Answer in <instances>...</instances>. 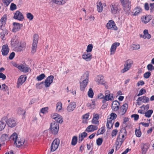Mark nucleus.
<instances>
[{
  "instance_id": "1",
  "label": "nucleus",
  "mask_w": 154,
  "mask_h": 154,
  "mask_svg": "<svg viewBox=\"0 0 154 154\" xmlns=\"http://www.w3.org/2000/svg\"><path fill=\"white\" fill-rule=\"evenodd\" d=\"M89 74L88 72H85L82 76L81 79L82 82H80V90L82 91H84L88 82Z\"/></svg>"
},
{
  "instance_id": "2",
  "label": "nucleus",
  "mask_w": 154,
  "mask_h": 154,
  "mask_svg": "<svg viewBox=\"0 0 154 154\" xmlns=\"http://www.w3.org/2000/svg\"><path fill=\"white\" fill-rule=\"evenodd\" d=\"M120 2L125 11L127 12L130 10L131 6L130 1L129 0H120Z\"/></svg>"
},
{
  "instance_id": "3",
  "label": "nucleus",
  "mask_w": 154,
  "mask_h": 154,
  "mask_svg": "<svg viewBox=\"0 0 154 154\" xmlns=\"http://www.w3.org/2000/svg\"><path fill=\"white\" fill-rule=\"evenodd\" d=\"M38 40V35L36 34H35L33 37V43L31 51V53L33 54H34L36 51Z\"/></svg>"
},
{
  "instance_id": "4",
  "label": "nucleus",
  "mask_w": 154,
  "mask_h": 154,
  "mask_svg": "<svg viewBox=\"0 0 154 154\" xmlns=\"http://www.w3.org/2000/svg\"><path fill=\"white\" fill-rule=\"evenodd\" d=\"M59 125L54 122L51 123L50 130L52 133L54 134H57L59 131Z\"/></svg>"
},
{
  "instance_id": "5",
  "label": "nucleus",
  "mask_w": 154,
  "mask_h": 154,
  "mask_svg": "<svg viewBox=\"0 0 154 154\" xmlns=\"http://www.w3.org/2000/svg\"><path fill=\"white\" fill-rule=\"evenodd\" d=\"M106 26L107 28L109 29L117 30L118 29L115 23L112 20L109 21L106 24Z\"/></svg>"
},
{
  "instance_id": "6",
  "label": "nucleus",
  "mask_w": 154,
  "mask_h": 154,
  "mask_svg": "<svg viewBox=\"0 0 154 154\" xmlns=\"http://www.w3.org/2000/svg\"><path fill=\"white\" fill-rule=\"evenodd\" d=\"M60 143V140L58 138L55 139L53 142L51 146V151L54 152L58 148Z\"/></svg>"
},
{
  "instance_id": "7",
  "label": "nucleus",
  "mask_w": 154,
  "mask_h": 154,
  "mask_svg": "<svg viewBox=\"0 0 154 154\" xmlns=\"http://www.w3.org/2000/svg\"><path fill=\"white\" fill-rule=\"evenodd\" d=\"M113 98L112 94H110L109 91H106L105 92L104 97L102 101V103H104L106 101L112 100Z\"/></svg>"
},
{
  "instance_id": "8",
  "label": "nucleus",
  "mask_w": 154,
  "mask_h": 154,
  "mask_svg": "<svg viewBox=\"0 0 154 154\" xmlns=\"http://www.w3.org/2000/svg\"><path fill=\"white\" fill-rule=\"evenodd\" d=\"M128 108V105L126 103H125L120 108H119V113L120 115H123L125 114Z\"/></svg>"
},
{
  "instance_id": "9",
  "label": "nucleus",
  "mask_w": 154,
  "mask_h": 154,
  "mask_svg": "<svg viewBox=\"0 0 154 154\" xmlns=\"http://www.w3.org/2000/svg\"><path fill=\"white\" fill-rule=\"evenodd\" d=\"M54 77L52 75L48 76L45 79V86L48 88L50 86L51 84L53 82Z\"/></svg>"
},
{
  "instance_id": "10",
  "label": "nucleus",
  "mask_w": 154,
  "mask_h": 154,
  "mask_svg": "<svg viewBox=\"0 0 154 154\" xmlns=\"http://www.w3.org/2000/svg\"><path fill=\"white\" fill-rule=\"evenodd\" d=\"M14 19L20 21H23L24 19V17L22 13L19 11H17L14 14L13 17Z\"/></svg>"
},
{
  "instance_id": "11",
  "label": "nucleus",
  "mask_w": 154,
  "mask_h": 154,
  "mask_svg": "<svg viewBox=\"0 0 154 154\" xmlns=\"http://www.w3.org/2000/svg\"><path fill=\"white\" fill-rule=\"evenodd\" d=\"M133 62L131 60H128L126 61L124 65V68L122 69L123 72L127 71L131 68Z\"/></svg>"
},
{
  "instance_id": "12",
  "label": "nucleus",
  "mask_w": 154,
  "mask_h": 154,
  "mask_svg": "<svg viewBox=\"0 0 154 154\" xmlns=\"http://www.w3.org/2000/svg\"><path fill=\"white\" fill-rule=\"evenodd\" d=\"M120 103L117 100H115L113 102L112 106V109L114 112L117 111L119 109Z\"/></svg>"
},
{
  "instance_id": "13",
  "label": "nucleus",
  "mask_w": 154,
  "mask_h": 154,
  "mask_svg": "<svg viewBox=\"0 0 154 154\" xmlns=\"http://www.w3.org/2000/svg\"><path fill=\"white\" fill-rule=\"evenodd\" d=\"M7 125L10 127H14L16 125V121L14 119H9L6 121Z\"/></svg>"
},
{
  "instance_id": "14",
  "label": "nucleus",
  "mask_w": 154,
  "mask_h": 154,
  "mask_svg": "<svg viewBox=\"0 0 154 154\" xmlns=\"http://www.w3.org/2000/svg\"><path fill=\"white\" fill-rule=\"evenodd\" d=\"M119 45L120 43L119 42H115L112 44L110 48V55H112L115 53L117 47Z\"/></svg>"
},
{
  "instance_id": "15",
  "label": "nucleus",
  "mask_w": 154,
  "mask_h": 154,
  "mask_svg": "<svg viewBox=\"0 0 154 154\" xmlns=\"http://www.w3.org/2000/svg\"><path fill=\"white\" fill-rule=\"evenodd\" d=\"M111 12L113 14H117L119 12L117 6L115 4H112L110 5Z\"/></svg>"
},
{
  "instance_id": "16",
  "label": "nucleus",
  "mask_w": 154,
  "mask_h": 154,
  "mask_svg": "<svg viewBox=\"0 0 154 154\" xmlns=\"http://www.w3.org/2000/svg\"><path fill=\"white\" fill-rule=\"evenodd\" d=\"M76 106L75 103L74 102H71L67 107V110L69 112L73 111Z\"/></svg>"
},
{
  "instance_id": "17",
  "label": "nucleus",
  "mask_w": 154,
  "mask_h": 154,
  "mask_svg": "<svg viewBox=\"0 0 154 154\" xmlns=\"http://www.w3.org/2000/svg\"><path fill=\"white\" fill-rule=\"evenodd\" d=\"M26 43L24 42H20V44L16 47V49L18 51L23 50L26 47Z\"/></svg>"
},
{
  "instance_id": "18",
  "label": "nucleus",
  "mask_w": 154,
  "mask_h": 154,
  "mask_svg": "<svg viewBox=\"0 0 154 154\" xmlns=\"http://www.w3.org/2000/svg\"><path fill=\"white\" fill-rule=\"evenodd\" d=\"M97 129L98 127L97 126L91 125L88 126L86 128L85 131L88 132H92L97 130Z\"/></svg>"
},
{
  "instance_id": "19",
  "label": "nucleus",
  "mask_w": 154,
  "mask_h": 154,
  "mask_svg": "<svg viewBox=\"0 0 154 154\" xmlns=\"http://www.w3.org/2000/svg\"><path fill=\"white\" fill-rule=\"evenodd\" d=\"M120 136H118L117 137L116 141V149L117 148H119L121 146L123 142L124 141L125 139H122L121 138L119 137Z\"/></svg>"
},
{
  "instance_id": "20",
  "label": "nucleus",
  "mask_w": 154,
  "mask_h": 154,
  "mask_svg": "<svg viewBox=\"0 0 154 154\" xmlns=\"http://www.w3.org/2000/svg\"><path fill=\"white\" fill-rule=\"evenodd\" d=\"M9 48L8 45H4L2 46L1 51L3 55H7L9 52Z\"/></svg>"
},
{
  "instance_id": "21",
  "label": "nucleus",
  "mask_w": 154,
  "mask_h": 154,
  "mask_svg": "<svg viewBox=\"0 0 154 154\" xmlns=\"http://www.w3.org/2000/svg\"><path fill=\"white\" fill-rule=\"evenodd\" d=\"M152 17L150 15H147L145 16L142 17L141 19L142 22L146 23H148L151 19Z\"/></svg>"
},
{
  "instance_id": "22",
  "label": "nucleus",
  "mask_w": 154,
  "mask_h": 154,
  "mask_svg": "<svg viewBox=\"0 0 154 154\" xmlns=\"http://www.w3.org/2000/svg\"><path fill=\"white\" fill-rule=\"evenodd\" d=\"M93 116L92 123L94 124H97L98 125L99 124L98 120L99 118V115L98 114H94Z\"/></svg>"
},
{
  "instance_id": "23",
  "label": "nucleus",
  "mask_w": 154,
  "mask_h": 154,
  "mask_svg": "<svg viewBox=\"0 0 154 154\" xmlns=\"http://www.w3.org/2000/svg\"><path fill=\"white\" fill-rule=\"evenodd\" d=\"M142 10L139 7H137L135 8L133 11V15L136 16L139 15L142 12Z\"/></svg>"
},
{
  "instance_id": "24",
  "label": "nucleus",
  "mask_w": 154,
  "mask_h": 154,
  "mask_svg": "<svg viewBox=\"0 0 154 154\" xmlns=\"http://www.w3.org/2000/svg\"><path fill=\"white\" fill-rule=\"evenodd\" d=\"M114 121L113 119H111V118H108L107 120V127L109 129L111 128L113 125Z\"/></svg>"
},
{
  "instance_id": "25",
  "label": "nucleus",
  "mask_w": 154,
  "mask_h": 154,
  "mask_svg": "<svg viewBox=\"0 0 154 154\" xmlns=\"http://www.w3.org/2000/svg\"><path fill=\"white\" fill-rule=\"evenodd\" d=\"M14 26V28L13 29V31L14 32H16L19 30L20 28V27L22 26V25L19 23H13Z\"/></svg>"
},
{
  "instance_id": "26",
  "label": "nucleus",
  "mask_w": 154,
  "mask_h": 154,
  "mask_svg": "<svg viewBox=\"0 0 154 154\" xmlns=\"http://www.w3.org/2000/svg\"><path fill=\"white\" fill-rule=\"evenodd\" d=\"M82 58L86 61H90L92 58V55L91 53H85L82 55Z\"/></svg>"
},
{
  "instance_id": "27",
  "label": "nucleus",
  "mask_w": 154,
  "mask_h": 154,
  "mask_svg": "<svg viewBox=\"0 0 154 154\" xmlns=\"http://www.w3.org/2000/svg\"><path fill=\"white\" fill-rule=\"evenodd\" d=\"M24 140L23 139L20 140L18 138L17 140L15 141L14 144L17 147H19L22 146L24 143Z\"/></svg>"
},
{
  "instance_id": "28",
  "label": "nucleus",
  "mask_w": 154,
  "mask_h": 154,
  "mask_svg": "<svg viewBox=\"0 0 154 154\" xmlns=\"http://www.w3.org/2000/svg\"><path fill=\"white\" fill-rule=\"evenodd\" d=\"M6 125V120L4 119H2L0 121V131L3 130Z\"/></svg>"
},
{
  "instance_id": "29",
  "label": "nucleus",
  "mask_w": 154,
  "mask_h": 154,
  "mask_svg": "<svg viewBox=\"0 0 154 154\" xmlns=\"http://www.w3.org/2000/svg\"><path fill=\"white\" fill-rule=\"evenodd\" d=\"M149 145L148 143L143 144V147L142 149V154H146L147 150L149 149Z\"/></svg>"
},
{
  "instance_id": "30",
  "label": "nucleus",
  "mask_w": 154,
  "mask_h": 154,
  "mask_svg": "<svg viewBox=\"0 0 154 154\" xmlns=\"http://www.w3.org/2000/svg\"><path fill=\"white\" fill-rule=\"evenodd\" d=\"M20 67V70L21 71L25 73L27 72H28L29 68L26 66V65L23 64L20 65V66H19Z\"/></svg>"
},
{
  "instance_id": "31",
  "label": "nucleus",
  "mask_w": 154,
  "mask_h": 154,
  "mask_svg": "<svg viewBox=\"0 0 154 154\" xmlns=\"http://www.w3.org/2000/svg\"><path fill=\"white\" fill-rule=\"evenodd\" d=\"M26 77L21 75L18 79V84L19 85H22L26 81Z\"/></svg>"
},
{
  "instance_id": "32",
  "label": "nucleus",
  "mask_w": 154,
  "mask_h": 154,
  "mask_svg": "<svg viewBox=\"0 0 154 154\" xmlns=\"http://www.w3.org/2000/svg\"><path fill=\"white\" fill-rule=\"evenodd\" d=\"M103 78V76L101 75H99L97 76L96 81L98 83V84L102 85L104 84Z\"/></svg>"
},
{
  "instance_id": "33",
  "label": "nucleus",
  "mask_w": 154,
  "mask_h": 154,
  "mask_svg": "<svg viewBox=\"0 0 154 154\" xmlns=\"http://www.w3.org/2000/svg\"><path fill=\"white\" fill-rule=\"evenodd\" d=\"M87 136V134L86 132H84L79 134V142H82L83 139Z\"/></svg>"
},
{
  "instance_id": "34",
  "label": "nucleus",
  "mask_w": 154,
  "mask_h": 154,
  "mask_svg": "<svg viewBox=\"0 0 154 154\" xmlns=\"http://www.w3.org/2000/svg\"><path fill=\"white\" fill-rule=\"evenodd\" d=\"M143 37L144 38H147L149 39L151 37V35L148 33V30L145 29L143 31Z\"/></svg>"
},
{
  "instance_id": "35",
  "label": "nucleus",
  "mask_w": 154,
  "mask_h": 154,
  "mask_svg": "<svg viewBox=\"0 0 154 154\" xmlns=\"http://www.w3.org/2000/svg\"><path fill=\"white\" fill-rule=\"evenodd\" d=\"M66 0H53V2L59 5H63L66 2Z\"/></svg>"
},
{
  "instance_id": "36",
  "label": "nucleus",
  "mask_w": 154,
  "mask_h": 154,
  "mask_svg": "<svg viewBox=\"0 0 154 154\" xmlns=\"http://www.w3.org/2000/svg\"><path fill=\"white\" fill-rule=\"evenodd\" d=\"M9 138L10 140L14 141V143L15 141L17 140L18 139L17 134L15 132L14 133L10 136Z\"/></svg>"
},
{
  "instance_id": "37",
  "label": "nucleus",
  "mask_w": 154,
  "mask_h": 154,
  "mask_svg": "<svg viewBox=\"0 0 154 154\" xmlns=\"http://www.w3.org/2000/svg\"><path fill=\"white\" fill-rule=\"evenodd\" d=\"M12 41L14 42L15 45L17 46L20 44V42L19 39L16 37H14L12 39Z\"/></svg>"
},
{
  "instance_id": "38",
  "label": "nucleus",
  "mask_w": 154,
  "mask_h": 154,
  "mask_svg": "<svg viewBox=\"0 0 154 154\" xmlns=\"http://www.w3.org/2000/svg\"><path fill=\"white\" fill-rule=\"evenodd\" d=\"M153 111L152 109H150L148 110L146 112L144 113L145 116L147 118H149L151 117V115L153 113Z\"/></svg>"
},
{
  "instance_id": "39",
  "label": "nucleus",
  "mask_w": 154,
  "mask_h": 154,
  "mask_svg": "<svg viewBox=\"0 0 154 154\" xmlns=\"http://www.w3.org/2000/svg\"><path fill=\"white\" fill-rule=\"evenodd\" d=\"M7 20V16L6 14L4 15L3 17L1 18L0 20V21L2 24V25L5 24Z\"/></svg>"
},
{
  "instance_id": "40",
  "label": "nucleus",
  "mask_w": 154,
  "mask_h": 154,
  "mask_svg": "<svg viewBox=\"0 0 154 154\" xmlns=\"http://www.w3.org/2000/svg\"><path fill=\"white\" fill-rule=\"evenodd\" d=\"M97 8L98 11L101 12L103 10V7L101 2H99L97 5Z\"/></svg>"
},
{
  "instance_id": "41",
  "label": "nucleus",
  "mask_w": 154,
  "mask_h": 154,
  "mask_svg": "<svg viewBox=\"0 0 154 154\" xmlns=\"http://www.w3.org/2000/svg\"><path fill=\"white\" fill-rule=\"evenodd\" d=\"M78 138L76 136H74L73 137L72 142L71 144L73 146L75 145L77 142Z\"/></svg>"
},
{
  "instance_id": "42",
  "label": "nucleus",
  "mask_w": 154,
  "mask_h": 154,
  "mask_svg": "<svg viewBox=\"0 0 154 154\" xmlns=\"http://www.w3.org/2000/svg\"><path fill=\"white\" fill-rule=\"evenodd\" d=\"M105 129L104 127H101L100 128L97 132V135L99 134H103L105 132Z\"/></svg>"
},
{
  "instance_id": "43",
  "label": "nucleus",
  "mask_w": 154,
  "mask_h": 154,
  "mask_svg": "<svg viewBox=\"0 0 154 154\" xmlns=\"http://www.w3.org/2000/svg\"><path fill=\"white\" fill-rule=\"evenodd\" d=\"M140 48V45L137 44H133L131 47V49L132 50H138Z\"/></svg>"
},
{
  "instance_id": "44",
  "label": "nucleus",
  "mask_w": 154,
  "mask_h": 154,
  "mask_svg": "<svg viewBox=\"0 0 154 154\" xmlns=\"http://www.w3.org/2000/svg\"><path fill=\"white\" fill-rule=\"evenodd\" d=\"M88 97L91 98H92L94 94L92 89L90 88L88 92Z\"/></svg>"
},
{
  "instance_id": "45",
  "label": "nucleus",
  "mask_w": 154,
  "mask_h": 154,
  "mask_svg": "<svg viewBox=\"0 0 154 154\" xmlns=\"http://www.w3.org/2000/svg\"><path fill=\"white\" fill-rule=\"evenodd\" d=\"M55 120L57 122V123H61L63 122V120L62 119V117L60 115L55 118Z\"/></svg>"
},
{
  "instance_id": "46",
  "label": "nucleus",
  "mask_w": 154,
  "mask_h": 154,
  "mask_svg": "<svg viewBox=\"0 0 154 154\" xmlns=\"http://www.w3.org/2000/svg\"><path fill=\"white\" fill-rule=\"evenodd\" d=\"M123 134L124 135H127V132L125 128H122L119 132V136H120L121 134Z\"/></svg>"
},
{
  "instance_id": "47",
  "label": "nucleus",
  "mask_w": 154,
  "mask_h": 154,
  "mask_svg": "<svg viewBox=\"0 0 154 154\" xmlns=\"http://www.w3.org/2000/svg\"><path fill=\"white\" fill-rule=\"evenodd\" d=\"M93 46L92 44H90L88 45L87 47V49L86 50L87 53L91 52L92 50Z\"/></svg>"
},
{
  "instance_id": "48",
  "label": "nucleus",
  "mask_w": 154,
  "mask_h": 154,
  "mask_svg": "<svg viewBox=\"0 0 154 154\" xmlns=\"http://www.w3.org/2000/svg\"><path fill=\"white\" fill-rule=\"evenodd\" d=\"M8 136L6 134H3L1 137V139L2 141H5L8 139Z\"/></svg>"
},
{
  "instance_id": "49",
  "label": "nucleus",
  "mask_w": 154,
  "mask_h": 154,
  "mask_svg": "<svg viewBox=\"0 0 154 154\" xmlns=\"http://www.w3.org/2000/svg\"><path fill=\"white\" fill-rule=\"evenodd\" d=\"M62 108V103L60 102H58L56 104V109L58 111L61 109Z\"/></svg>"
},
{
  "instance_id": "50",
  "label": "nucleus",
  "mask_w": 154,
  "mask_h": 154,
  "mask_svg": "<svg viewBox=\"0 0 154 154\" xmlns=\"http://www.w3.org/2000/svg\"><path fill=\"white\" fill-rule=\"evenodd\" d=\"M135 132L136 135L137 137H140L141 136V132L140 128L138 130L136 129L135 130Z\"/></svg>"
},
{
  "instance_id": "51",
  "label": "nucleus",
  "mask_w": 154,
  "mask_h": 154,
  "mask_svg": "<svg viewBox=\"0 0 154 154\" xmlns=\"http://www.w3.org/2000/svg\"><path fill=\"white\" fill-rule=\"evenodd\" d=\"M27 18L29 20H31L33 18V16L30 13H28L26 14Z\"/></svg>"
},
{
  "instance_id": "52",
  "label": "nucleus",
  "mask_w": 154,
  "mask_h": 154,
  "mask_svg": "<svg viewBox=\"0 0 154 154\" xmlns=\"http://www.w3.org/2000/svg\"><path fill=\"white\" fill-rule=\"evenodd\" d=\"M45 77V75L43 73H42L37 77V79L38 81H41Z\"/></svg>"
},
{
  "instance_id": "53",
  "label": "nucleus",
  "mask_w": 154,
  "mask_h": 154,
  "mask_svg": "<svg viewBox=\"0 0 154 154\" xmlns=\"http://www.w3.org/2000/svg\"><path fill=\"white\" fill-rule=\"evenodd\" d=\"M103 140L100 138H98L96 140V143L98 146L101 145L103 142Z\"/></svg>"
},
{
  "instance_id": "54",
  "label": "nucleus",
  "mask_w": 154,
  "mask_h": 154,
  "mask_svg": "<svg viewBox=\"0 0 154 154\" xmlns=\"http://www.w3.org/2000/svg\"><path fill=\"white\" fill-rule=\"evenodd\" d=\"M147 68L148 70L150 71H152L154 69V66L151 64H148Z\"/></svg>"
},
{
  "instance_id": "55",
  "label": "nucleus",
  "mask_w": 154,
  "mask_h": 154,
  "mask_svg": "<svg viewBox=\"0 0 154 154\" xmlns=\"http://www.w3.org/2000/svg\"><path fill=\"white\" fill-rule=\"evenodd\" d=\"M146 92V91L145 89L142 88L139 91V94H137V96H139L141 95L145 94Z\"/></svg>"
},
{
  "instance_id": "56",
  "label": "nucleus",
  "mask_w": 154,
  "mask_h": 154,
  "mask_svg": "<svg viewBox=\"0 0 154 154\" xmlns=\"http://www.w3.org/2000/svg\"><path fill=\"white\" fill-rule=\"evenodd\" d=\"M17 9L16 5L14 3H12L10 6V10L11 11H13Z\"/></svg>"
},
{
  "instance_id": "57",
  "label": "nucleus",
  "mask_w": 154,
  "mask_h": 154,
  "mask_svg": "<svg viewBox=\"0 0 154 154\" xmlns=\"http://www.w3.org/2000/svg\"><path fill=\"white\" fill-rule=\"evenodd\" d=\"M117 117V115L116 114L114 113H112L110 114V117L109 118H111V119H113L114 120Z\"/></svg>"
},
{
  "instance_id": "58",
  "label": "nucleus",
  "mask_w": 154,
  "mask_h": 154,
  "mask_svg": "<svg viewBox=\"0 0 154 154\" xmlns=\"http://www.w3.org/2000/svg\"><path fill=\"white\" fill-rule=\"evenodd\" d=\"M151 75V72H147L145 73L144 74V77L146 79L148 78Z\"/></svg>"
},
{
  "instance_id": "59",
  "label": "nucleus",
  "mask_w": 154,
  "mask_h": 154,
  "mask_svg": "<svg viewBox=\"0 0 154 154\" xmlns=\"http://www.w3.org/2000/svg\"><path fill=\"white\" fill-rule=\"evenodd\" d=\"M48 107H45L42 108L41 110V112L43 113H45L48 112Z\"/></svg>"
},
{
  "instance_id": "60",
  "label": "nucleus",
  "mask_w": 154,
  "mask_h": 154,
  "mask_svg": "<svg viewBox=\"0 0 154 154\" xmlns=\"http://www.w3.org/2000/svg\"><path fill=\"white\" fill-rule=\"evenodd\" d=\"M8 87L5 84H4L2 85V90L4 91H6L8 89Z\"/></svg>"
},
{
  "instance_id": "61",
  "label": "nucleus",
  "mask_w": 154,
  "mask_h": 154,
  "mask_svg": "<svg viewBox=\"0 0 154 154\" xmlns=\"http://www.w3.org/2000/svg\"><path fill=\"white\" fill-rule=\"evenodd\" d=\"M118 131L116 129L113 130L112 131L111 134L112 136L114 137L116 136L117 134Z\"/></svg>"
},
{
  "instance_id": "62",
  "label": "nucleus",
  "mask_w": 154,
  "mask_h": 154,
  "mask_svg": "<svg viewBox=\"0 0 154 154\" xmlns=\"http://www.w3.org/2000/svg\"><path fill=\"white\" fill-rule=\"evenodd\" d=\"M131 117L134 118V120L135 121L137 120L139 117V116L137 114H133L131 115Z\"/></svg>"
},
{
  "instance_id": "63",
  "label": "nucleus",
  "mask_w": 154,
  "mask_h": 154,
  "mask_svg": "<svg viewBox=\"0 0 154 154\" xmlns=\"http://www.w3.org/2000/svg\"><path fill=\"white\" fill-rule=\"evenodd\" d=\"M89 113H88L86 114L83 115L82 116V118L84 119H87L89 117Z\"/></svg>"
},
{
  "instance_id": "64",
  "label": "nucleus",
  "mask_w": 154,
  "mask_h": 154,
  "mask_svg": "<svg viewBox=\"0 0 154 154\" xmlns=\"http://www.w3.org/2000/svg\"><path fill=\"white\" fill-rule=\"evenodd\" d=\"M15 56V53L14 52H12L10 55L9 58L10 60L12 59Z\"/></svg>"
}]
</instances>
